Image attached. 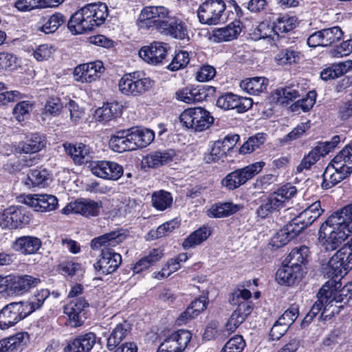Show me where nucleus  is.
Instances as JSON below:
<instances>
[{
  "label": "nucleus",
  "instance_id": "obj_9",
  "mask_svg": "<svg viewBox=\"0 0 352 352\" xmlns=\"http://www.w3.org/2000/svg\"><path fill=\"white\" fill-rule=\"evenodd\" d=\"M180 122L187 129L203 131L210 127L214 118L210 112L201 107L189 108L179 116Z\"/></svg>",
  "mask_w": 352,
  "mask_h": 352
},
{
  "label": "nucleus",
  "instance_id": "obj_56",
  "mask_svg": "<svg viewBox=\"0 0 352 352\" xmlns=\"http://www.w3.org/2000/svg\"><path fill=\"white\" fill-rule=\"evenodd\" d=\"M316 93L315 91H309L306 96L297 100L291 106L292 111H298L300 109L304 112L309 111L316 102Z\"/></svg>",
  "mask_w": 352,
  "mask_h": 352
},
{
  "label": "nucleus",
  "instance_id": "obj_10",
  "mask_svg": "<svg viewBox=\"0 0 352 352\" xmlns=\"http://www.w3.org/2000/svg\"><path fill=\"white\" fill-rule=\"evenodd\" d=\"M264 166L265 162H257L235 170L222 179L221 184L230 190H235L259 173Z\"/></svg>",
  "mask_w": 352,
  "mask_h": 352
},
{
  "label": "nucleus",
  "instance_id": "obj_40",
  "mask_svg": "<svg viewBox=\"0 0 352 352\" xmlns=\"http://www.w3.org/2000/svg\"><path fill=\"white\" fill-rule=\"evenodd\" d=\"M211 234L210 228L203 226L189 234L182 242L184 250L193 248L205 241Z\"/></svg>",
  "mask_w": 352,
  "mask_h": 352
},
{
  "label": "nucleus",
  "instance_id": "obj_38",
  "mask_svg": "<svg viewBox=\"0 0 352 352\" xmlns=\"http://www.w3.org/2000/svg\"><path fill=\"white\" fill-rule=\"evenodd\" d=\"M299 233L289 222L276 234L270 241V244L275 248H279L286 245L292 239L296 238Z\"/></svg>",
  "mask_w": 352,
  "mask_h": 352
},
{
  "label": "nucleus",
  "instance_id": "obj_2",
  "mask_svg": "<svg viewBox=\"0 0 352 352\" xmlns=\"http://www.w3.org/2000/svg\"><path fill=\"white\" fill-rule=\"evenodd\" d=\"M341 283L334 279L327 281L319 290L318 300L311 307L304 318V322H310L320 311L321 316L333 307V303L347 304L352 301V282H349L343 287Z\"/></svg>",
  "mask_w": 352,
  "mask_h": 352
},
{
  "label": "nucleus",
  "instance_id": "obj_35",
  "mask_svg": "<svg viewBox=\"0 0 352 352\" xmlns=\"http://www.w3.org/2000/svg\"><path fill=\"white\" fill-rule=\"evenodd\" d=\"M134 150L138 148H144L149 145L155 138L152 130L145 128H131L129 129Z\"/></svg>",
  "mask_w": 352,
  "mask_h": 352
},
{
  "label": "nucleus",
  "instance_id": "obj_23",
  "mask_svg": "<svg viewBox=\"0 0 352 352\" xmlns=\"http://www.w3.org/2000/svg\"><path fill=\"white\" fill-rule=\"evenodd\" d=\"M216 104L225 110L236 109L238 113H244L252 107L253 100L250 98L226 93L218 98Z\"/></svg>",
  "mask_w": 352,
  "mask_h": 352
},
{
  "label": "nucleus",
  "instance_id": "obj_34",
  "mask_svg": "<svg viewBox=\"0 0 352 352\" xmlns=\"http://www.w3.org/2000/svg\"><path fill=\"white\" fill-rule=\"evenodd\" d=\"M243 206L232 202L217 203L212 205L206 212L210 218H223L239 211Z\"/></svg>",
  "mask_w": 352,
  "mask_h": 352
},
{
  "label": "nucleus",
  "instance_id": "obj_53",
  "mask_svg": "<svg viewBox=\"0 0 352 352\" xmlns=\"http://www.w3.org/2000/svg\"><path fill=\"white\" fill-rule=\"evenodd\" d=\"M128 333L126 324H118L107 338V347L109 350L115 349L126 337Z\"/></svg>",
  "mask_w": 352,
  "mask_h": 352
},
{
  "label": "nucleus",
  "instance_id": "obj_3",
  "mask_svg": "<svg viewBox=\"0 0 352 352\" xmlns=\"http://www.w3.org/2000/svg\"><path fill=\"white\" fill-rule=\"evenodd\" d=\"M107 16L105 3L87 4L71 16L67 27L74 34H83L104 23Z\"/></svg>",
  "mask_w": 352,
  "mask_h": 352
},
{
  "label": "nucleus",
  "instance_id": "obj_46",
  "mask_svg": "<svg viewBox=\"0 0 352 352\" xmlns=\"http://www.w3.org/2000/svg\"><path fill=\"white\" fill-rule=\"evenodd\" d=\"M166 27H163L161 31L166 32L173 37L181 40L188 38L187 26L184 22L178 19H171L166 21Z\"/></svg>",
  "mask_w": 352,
  "mask_h": 352
},
{
  "label": "nucleus",
  "instance_id": "obj_58",
  "mask_svg": "<svg viewBox=\"0 0 352 352\" xmlns=\"http://www.w3.org/2000/svg\"><path fill=\"white\" fill-rule=\"evenodd\" d=\"M27 333H19L0 340V352H10L17 348Z\"/></svg>",
  "mask_w": 352,
  "mask_h": 352
},
{
  "label": "nucleus",
  "instance_id": "obj_1",
  "mask_svg": "<svg viewBox=\"0 0 352 352\" xmlns=\"http://www.w3.org/2000/svg\"><path fill=\"white\" fill-rule=\"evenodd\" d=\"M126 236L120 231H113L94 238L91 243L92 249L101 248L98 261L94 265L99 275L114 272L122 263V256L113 248L120 244Z\"/></svg>",
  "mask_w": 352,
  "mask_h": 352
},
{
  "label": "nucleus",
  "instance_id": "obj_47",
  "mask_svg": "<svg viewBox=\"0 0 352 352\" xmlns=\"http://www.w3.org/2000/svg\"><path fill=\"white\" fill-rule=\"evenodd\" d=\"M164 256V250L161 248H153L148 254L138 261L133 267L135 273H140L143 270L148 269L155 263L159 261Z\"/></svg>",
  "mask_w": 352,
  "mask_h": 352
},
{
  "label": "nucleus",
  "instance_id": "obj_48",
  "mask_svg": "<svg viewBox=\"0 0 352 352\" xmlns=\"http://www.w3.org/2000/svg\"><path fill=\"white\" fill-rule=\"evenodd\" d=\"M352 68V60H346L333 65L331 67L323 69L320 73V77L324 80L338 78Z\"/></svg>",
  "mask_w": 352,
  "mask_h": 352
},
{
  "label": "nucleus",
  "instance_id": "obj_39",
  "mask_svg": "<svg viewBox=\"0 0 352 352\" xmlns=\"http://www.w3.org/2000/svg\"><path fill=\"white\" fill-rule=\"evenodd\" d=\"M308 253L309 249L307 246L294 248L285 258L283 263L302 272V265L306 263Z\"/></svg>",
  "mask_w": 352,
  "mask_h": 352
},
{
  "label": "nucleus",
  "instance_id": "obj_57",
  "mask_svg": "<svg viewBox=\"0 0 352 352\" xmlns=\"http://www.w3.org/2000/svg\"><path fill=\"white\" fill-rule=\"evenodd\" d=\"M265 142V135L264 133H257L254 136L250 137L240 148L241 154L250 153L259 148Z\"/></svg>",
  "mask_w": 352,
  "mask_h": 352
},
{
  "label": "nucleus",
  "instance_id": "obj_24",
  "mask_svg": "<svg viewBox=\"0 0 352 352\" xmlns=\"http://www.w3.org/2000/svg\"><path fill=\"white\" fill-rule=\"evenodd\" d=\"M168 45L162 42H153L143 46L139 51L140 57L146 63L156 65L162 63L167 55Z\"/></svg>",
  "mask_w": 352,
  "mask_h": 352
},
{
  "label": "nucleus",
  "instance_id": "obj_54",
  "mask_svg": "<svg viewBox=\"0 0 352 352\" xmlns=\"http://www.w3.org/2000/svg\"><path fill=\"white\" fill-rule=\"evenodd\" d=\"M33 108L34 102L32 101H20L14 106L12 113L15 119L21 122L30 118Z\"/></svg>",
  "mask_w": 352,
  "mask_h": 352
},
{
  "label": "nucleus",
  "instance_id": "obj_30",
  "mask_svg": "<svg viewBox=\"0 0 352 352\" xmlns=\"http://www.w3.org/2000/svg\"><path fill=\"white\" fill-rule=\"evenodd\" d=\"M175 156V152L171 149L151 152L143 158L142 165L148 168H158L173 161Z\"/></svg>",
  "mask_w": 352,
  "mask_h": 352
},
{
  "label": "nucleus",
  "instance_id": "obj_11",
  "mask_svg": "<svg viewBox=\"0 0 352 352\" xmlns=\"http://www.w3.org/2000/svg\"><path fill=\"white\" fill-rule=\"evenodd\" d=\"M169 10L164 6H146L140 12L137 25L140 29H148L152 27L161 30L166 27Z\"/></svg>",
  "mask_w": 352,
  "mask_h": 352
},
{
  "label": "nucleus",
  "instance_id": "obj_50",
  "mask_svg": "<svg viewBox=\"0 0 352 352\" xmlns=\"http://www.w3.org/2000/svg\"><path fill=\"white\" fill-rule=\"evenodd\" d=\"M151 201L156 210L164 211L172 206L173 197L170 192L160 190L153 193Z\"/></svg>",
  "mask_w": 352,
  "mask_h": 352
},
{
  "label": "nucleus",
  "instance_id": "obj_33",
  "mask_svg": "<svg viewBox=\"0 0 352 352\" xmlns=\"http://www.w3.org/2000/svg\"><path fill=\"white\" fill-rule=\"evenodd\" d=\"M41 240L35 236H23L17 238L12 243V248L22 254H35L41 246Z\"/></svg>",
  "mask_w": 352,
  "mask_h": 352
},
{
  "label": "nucleus",
  "instance_id": "obj_12",
  "mask_svg": "<svg viewBox=\"0 0 352 352\" xmlns=\"http://www.w3.org/2000/svg\"><path fill=\"white\" fill-rule=\"evenodd\" d=\"M30 216L23 206H12L0 212V226L2 228L17 229L30 221Z\"/></svg>",
  "mask_w": 352,
  "mask_h": 352
},
{
  "label": "nucleus",
  "instance_id": "obj_32",
  "mask_svg": "<svg viewBox=\"0 0 352 352\" xmlns=\"http://www.w3.org/2000/svg\"><path fill=\"white\" fill-rule=\"evenodd\" d=\"M129 129L120 130L111 135L109 144L110 148L118 153L134 151Z\"/></svg>",
  "mask_w": 352,
  "mask_h": 352
},
{
  "label": "nucleus",
  "instance_id": "obj_20",
  "mask_svg": "<svg viewBox=\"0 0 352 352\" xmlns=\"http://www.w3.org/2000/svg\"><path fill=\"white\" fill-rule=\"evenodd\" d=\"M91 173L98 177L107 180H118L123 175V168L111 161H96L89 165Z\"/></svg>",
  "mask_w": 352,
  "mask_h": 352
},
{
  "label": "nucleus",
  "instance_id": "obj_4",
  "mask_svg": "<svg viewBox=\"0 0 352 352\" xmlns=\"http://www.w3.org/2000/svg\"><path fill=\"white\" fill-rule=\"evenodd\" d=\"M296 191L295 186L287 184L267 197H261L259 206L256 210L257 217L264 219L286 207V203L296 195Z\"/></svg>",
  "mask_w": 352,
  "mask_h": 352
},
{
  "label": "nucleus",
  "instance_id": "obj_41",
  "mask_svg": "<svg viewBox=\"0 0 352 352\" xmlns=\"http://www.w3.org/2000/svg\"><path fill=\"white\" fill-rule=\"evenodd\" d=\"M299 96L298 91L293 87L276 89L271 95L272 102L280 105H287Z\"/></svg>",
  "mask_w": 352,
  "mask_h": 352
},
{
  "label": "nucleus",
  "instance_id": "obj_52",
  "mask_svg": "<svg viewBox=\"0 0 352 352\" xmlns=\"http://www.w3.org/2000/svg\"><path fill=\"white\" fill-rule=\"evenodd\" d=\"M50 296L48 289H41L38 291L34 296H32L27 301H22L25 309H28V313L30 315L35 310L40 308L44 303L45 300Z\"/></svg>",
  "mask_w": 352,
  "mask_h": 352
},
{
  "label": "nucleus",
  "instance_id": "obj_62",
  "mask_svg": "<svg viewBox=\"0 0 352 352\" xmlns=\"http://www.w3.org/2000/svg\"><path fill=\"white\" fill-rule=\"evenodd\" d=\"M17 57L12 53L0 52V69L14 70L18 66Z\"/></svg>",
  "mask_w": 352,
  "mask_h": 352
},
{
  "label": "nucleus",
  "instance_id": "obj_42",
  "mask_svg": "<svg viewBox=\"0 0 352 352\" xmlns=\"http://www.w3.org/2000/svg\"><path fill=\"white\" fill-rule=\"evenodd\" d=\"M302 58V53L292 47L283 49L274 57L275 62L281 66H290L298 63Z\"/></svg>",
  "mask_w": 352,
  "mask_h": 352
},
{
  "label": "nucleus",
  "instance_id": "obj_18",
  "mask_svg": "<svg viewBox=\"0 0 352 352\" xmlns=\"http://www.w3.org/2000/svg\"><path fill=\"white\" fill-rule=\"evenodd\" d=\"M342 37V31L338 26H333L316 31L307 38V45L311 47H328L338 42Z\"/></svg>",
  "mask_w": 352,
  "mask_h": 352
},
{
  "label": "nucleus",
  "instance_id": "obj_31",
  "mask_svg": "<svg viewBox=\"0 0 352 352\" xmlns=\"http://www.w3.org/2000/svg\"><path fill=\"white\" fill-rule=\"evenodd\" d=\"M242 30L241 22L234 20L228 25L217 28L212 31V37L214 41L226 42L237 38Z\"/></svg>",
  "mask_w": 352,
  "mask_h": 352
},
{
  "label": "nucleus",
  "instance_id": "obj_36",
  "mask_svg": "<svg viewBox=\"0 0 352 352\" xmlns=\"http://www.w3.org/2000/svg\"><path fill=\"white\" fill-rule=\"evenodd\" d=\"M269 80L263 76L248 78L240 82L242 90L250 95H258L267 90Z\"/></svg>",
  "mask_w": 352,
  "mask_h": 352
},
{
  "label": "nucleus",
  "instance_id": "obj_16",
  "mask_svg": "<svg viewBox=\"0 0 352 352\" xmlns=\"http://www.w3.org/2000/svg\"><path fill=\"white\" fill-rule=\"evenodd\" d=\"M214 91V88L206 85H188L179 89L175 94V98L187 104L202 102Z\"/></svg>",
  "mask_w": 352,
  "mask_h": 352
},
{
  "label": "nucleus",
  "instance_id": "obj_21",
  "mask_svg": "<svg viewBox=\"0 0 352 352\" xmlns=\"http://www.w3.org/2000/svg\"><path fill=\"white\" fill-rule=\"evenodd\" d=\"M89 307V302L84 298L72 300L64 307V314L68 317V324L72 327L82 325L85 317V309Z\"/></svg>",
  "mask_w": 352,
  "mask_h": 352
},
{
  "label": "nucleus",
  "instance_id": "obj_37",
  "mask_svg": "<svg viewBox=\"0 0 352 352\" xmlns=\"http://www.w3.org/2000/svg\"><path fill=\"white\" fill-rule=\"evenodd\" d=\"M66 153L71 156L75 164H82L88 161L91 153L90 147L82 143L65 144Z\"/></svg>",
  "mask_w": 352,
  "mask_h": 352
},
{
  "label": "nucleus",
  "instance_id": "obj_17",
  "mask_svg": "<svg viewBox=\"0 0 352 352\" xmlns=\"http://www.w3.org/2000/svg\"><path fill=\"white\" fill-rule=\"evenodd\" d=\"M192 338L187 330H179L171 333L160 344L157 352H184Z\"/></svg>",
  "mask_w": 352,
  "mask_h": 352
},
{
  "label": "nucleus",
  "instance_id": "obj_8",
  "mask_svg": "<svg viewBox=\"0 0 352 352\" xmlns=\"http://www.w3.org/2000/svg\"><path fill=\"white\" fill-rule=\"evenodd\" d=\"M226 6L223 0H207L199 5L197 12L201 24L214 25L224 21Z\"/></svg>",
  "mask_w": 352,
  "mask_h": 352
},
{
  "label": "nucleus",
  "instance_id": "obj_19",
  "mask_svg": "<svg viewBox=\"0 0 352 352\" xmlns=\"http://www.w3.org/2000/svg\"><path fill=\"white\" fill-rule=\"evenodd\" d=\"M104 72L103 63L100 60L80 64L73 72L74 80L81 83H90L98 79Z\"/></svg>",
  "mask_w": 352,
  "mask_h": 352
},
{
  "label": "nucleus",
  "instance_id": "obj_64",
  "mask_svg": "<svg viewBox=\"0 0 352 352\" xmlns=\"http://www.w3.org/2000/svg\"><path fill=\"white\" fill-rule=\"evenodd\" d=\"M296 22L294 16L283 15L277 19L276 28L281 32H288L295 28Z\"/></svg>",
  "mask_w": 352,
  "mask_h": 352
},
{
  "label": "nucleus",
  "instance_id": "obj_63",
  "mask_svg": "<svg viewBox=\"0 0 352 352\" xmlns=\"http://www.w3.org/2000/svg\"><path fill=\"white\" fill-rule=\"evenodd\" d=\"M245 346L243 337L236 336L226 342L221 352H242Z\"/></svg>",
  "mask_w": 352,
  "mask_h": 352
},
{
  "label": "nucleus",
  "instance_id": "obj_6",
  "mask_svg": "<svg viewBox=\"0 0 352 352\" xmlns=\"http://www.w3.org/2000/svg\"><path fill=\"white\" fill-rule=\"evenodd\" d=\"M342 153H338L329 164L323 173L322 187L329 189L344 180L352 173V162L344 160Z\"/></svg>",
  "mask_w": 352,
  "mask_h": 352
},
{
  "label": "nucleus",
  "instance_id": "obj_29",
  "mask_svg": "<svg viewBox=\"0 0 352 352\" xmlns=\"http://www.w3.org/2000/svg\"><path fill=\"white\" fill-rule=\"evenodd\" d=\"M252 309L253 304L252 302L240 303L228 319L226 324V331L230 333L234 332L252 312Z\"/></svg>",
  "mask_w": 352,
  "mask_h": 352
},
{
  "label": "nucleus",
  "instance_id": "obj_25",
  "mask_svg": "<svg viewBox=\"0 0 352 352\" xmlns=\"http://www.w3.org/2000/svg\"><path fill=\"white\" fill-rule=\"evenodd\" d=\"M24 202L35 211L41 212L54 210L58 206L56 197L47 194L28 195L25 197Z\"/></svg>",
  "mask_w": 352,
  "mask_h": 352
},
{
  "label": "nucleus",
  "instance_id": "obj_59",
  "mask_svg": "<svg viewBox=\"0 0 352 352\" xmlns=\"http://www.w3.org/2000/svg\"><path fill=\"white\" fill-rule=\"evenodd\" d=\"M74 339L77 341L82 352H90L96 342V336L93 332L80 334Z\"/></svg>",
  "mask_w": 352,
  "mask_h": 352
},
{
  "label": "nucleus",
  "instance_id": "obj_13",
  "mask_svg": "<svg viewBox=\"0 0 352 352\" xmlns=\"http://www.w3.org/2000/svg\"><path fill=\"white\" fill-rule=\"evenodd\" d=\"M23 302H13L0 310V329H7L29 316Z\"/></svg>",
  "mask_w": 352,
  "mask_h": 352
},
{
  "label": "nucleus",
  "instance_id": "obj_61",
  "mask_svg": "<svg viewBox=\"0 0 352 352\" xmlns=\"http://www.w3.org/2000/svg\"><path fill=\"white\" fill-rule=\"evenodd\" d=\"M256 30L259 38H270L274 39V36L277 35L276 23H271L268 21L261 22L257 27Z\"/></svg>",
  "mask_w": 352,
  "mask_h": 352
},
{
  "label": "nucleus",
  "instance_id": "obj_26",
  "mask_svg": "<svg viewBox=\"0 0 352 352\" xmlns=\"http://www.w3.org/2000/svg\"><path fill=\"white\" fill-rule=\"evenodd\" d=\"M8 290L10 289L13 293L22 294L31 288L38 285L41 282L40 279L30 275L23 276H8Z\"/></svg>",
  "mask_w": 352,
  "mask_h": 352
},
{
  "label": "nucleus",
  "instance_id": "obj_43",
  "mask_svg": "<svg viewBox=\"0 0 352 352\" xmlns=\"http://www.w3.org/2000/svg\"><path fill=\"white\" fill-rule=\"evenodd\" d=\"M121 114V107L118 102L104 104L102 107L97 109L94 117L100 122H107Z\"/></svg>",
  "mask_w": 352,
  "mask_h": 352
},
{
  "label": "nucleus",
  "instance_id": "obj_28",
  "mask_svg": "<svg viewBox=\"0 0 352 352\" xmlns=\"http://www.w3.org/2000/svg\"><path fill=\"white\" fill-rule=\"evenodd\" d=\"M46 144L45 137L38 133L27 135L24 141L14 146V151L18 153H34L42 150Z\"/></svg>",
  "mask_w": 352,
  "mask_h": 352
},
{
  "label": "nucleus",
  "instance_id": "obj_51",
  "mask_svg": "<svg viewBox=\"0 0 352 352\" xmlns=\"http://www.w3.org/2000/svg\"><path fill=\"white\" fill-rule=\"evenodd\" d=\"M322 156H324V155L321 152L320 148L316 146L307 155H305L300 163L297 166L296 173H300L305 170H309Z\"/></svg>",
  "mask_w": 352,
  "mask_h": 352
},
{
  "label": "nucleus",
  "instance_id": "obj_22",
  "mask_svg": "<svg viewBox=\"0 0 352 352\" xmlns=\"http://www.w3.org/2000/svg\"><path fill=\"white\" fill-rule=\"evenodd\" d=\"M101 208L100 201L83 199L69 203L62 210V212L66 214H80L86 217H96L99 214Z\"/></svg>",
  "mask_w": 352,
  "mask_h": 352
},
{
  "label": "nucleus",
  "instance_id": "obj_55",
  "mask_svg": "<svg viewBox=\"0 0 352 352\" xmlns=\"http://www.w3.org/2000/svg\"><path fill=\"white\" fill-rule=\"evenodd\" d=\"M331 216L338 217V222L350 234L352 233V204L344 207L340 212H335Z\"/></svg>",
  "mask_w": 352,
  "mask_h": 352
},
{
  "label": "nucleus",
  "instance_id": "obj_7",
  "mask_svg": "<svg viewBox=\"0 0 352 352\" xmlns=\"http://www.w3.org/2000/svg\"><path fill=\"white\" fill-rule=\"evenodd\" d=\"M153 85V81L150 78L142 76L138 72L124 74L118 83L119 90L122 94L132 96L144 94Z\"/></svg>",
  "mask_w": 352,
  "mask_h": 352
},
{
  "label": "nucleus",
  "instance_id": "obj_49",
  "mask_svg": "<svg viewBox=\"0 0 352 352\" xmlns=\"http://www.w3.org/2000/svg\"><path fill=\"white\" fill-rule=\"evenodd\" d=\"M66 18L59 12L45 16L42 19V26L41 30L45 34H51L56 32L58 28L64 24Z\"/></svg>",
  "mask_w": 352,
  "mask_h": 352
},
{
  "label": "nucleus",
  "instance_id": "obj_44",
  "mask_svg": "<svg viewBox=\"0 0 352 352\" xmlns=\"http://www.w3.org/2000/svg\"><path fill=\"white\" fill-rule=\"evenodd\" d=\"M300 275V271L283 263L276 273V280L280 285L289 286L293 285Z\"/></svg>",
  "mask_w": 352,
  "mask_h": 352
},
{
  "label": "nucleus",
  "instance_id": "obj_5",
  "mask_svg": "<svg viewBox=\"0 0 352 352\" xmlns=\"http://www.w3.org/2000/svg\"><path fill=\"white\" fill-rule=\"evenodd\" d=\"M338 218L331 215L319 230V241L327 251L336 250L349 235L338 221Z\"/></svg>",
  "mask_w": 352,
  "mask_h": 352
},
{
  "label": "nucleus",
  "instance_id": "obj_45",
  "mask_svg": "<svg viewBox=\"0 0 352 352\" xmlns=\"http://www.w3.org/2000/svg\"><path fill=\"white\" fill-rule=\"evenodd\" d=\"M51 181L52 175L47 169H34L28 173L25 184L32 187L43 188L48 186Z\"/></svg>",
  "mask_w": 352,
  "mask_h": 352
},
{
  "label": "nucleus",
  "instance_id": "obj_15",
  "mask_svg": "<svg viewBox=\"0 0 352 352\" xmlns=\"http://www.w3.org/2000/svg\"><path fill=\"white\" fill-rule=\"evenodd\" d=\"M239 140V135H228L223 140L214 142L210 146V152L204 156L206 163L223 160L228 153L233 149Z\"/></svg>",
  "mask_w": 352,
  "mask_h": 352
},
{
  "label": "nucleus",
  "instance_id": "obj_14",
  "mask_svg": "<svg viewBox=\"0 0 352 352\" xmlns=\"http://www.w3.org/2000/svg\"><path fill=\"white\" fill-rule=\"evenodd\" d=\"M320 201L316 200L307 204L305 208L296 215L290 221L293 227L300 234L305 228L311 225L322 213Z\"/></svg>",
  "mask_w": 352,
  "mask_h": 352
},
{
  "label": "nucleus",
  "instance_id": "obj_60",
  "mask_svg": "<svg viewBox=\"0 0 352 352\" xmlns=\"http://www.w3.org/2000/svg\"><path fill=\"white\" fill-rule=\"evenodd\" d=\"M189 60L188 52L186 51H179L175 55L168 68L171 71H177L186 67Z\"/></svg>",
  "mask_w": 352,
  "mask_h": 352
},
{
  "label": "nucleus",
  "instance_id": "obj_27",
  "mask_svg": "<svg viewBox=\"0 0 352 352\" xmlns=\"http://www.w3.org/2000/svg\"><path fill=\"white\" fill-rule=\"evenodd\" d=\"M345 249H340L323 267V272L331 279L334 277L343 276L346 272L343 256L349 255L345 253Z\"/></svg>",
  "mask_w": 352,
  "mask_h": 352
}]
</instances>
